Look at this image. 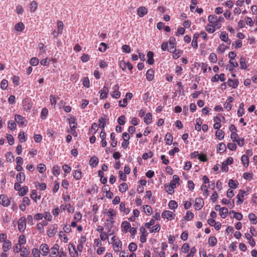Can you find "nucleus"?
I'll list each match as a JSON object with an SVG mask.
<instances>
[{"instance_id": "1", "label": "nucleus", "mask_w": 257, "mask_h": 257, "mask_svg": "<svg viewBox=\"0 0 257 257\" xmlns=\"http://www.w3.org/2000/svg\"><path fill=\"white\" fill-rule=\"evenodd\" d=\"M68 249L69 254L71 257H77L78 255L77 251L76 250L75 245L71 242L69 243Z\"/></svg>"}, {"instance_id": "2", "label": "nucleus", "mask_w": 257, "mask_h": 257, "mask_svg": "<svg viewBox=\"0 0 257 257\" xmlns=\"http://www.w3.org/2000/svg\"><path fill=\"white\" fill-rule=\"evenodd\" d=\"M0 203L5 207L8 206L10 204V201L8 197L5 195H0Z\"/></svg>"}, {"instance_id": "3", "label": "nucleus", "mask_w": 257, "mask_h": 257, "mask_svg": "<svg viewBox=\"0 0 257 257\" xmlns=\"http://www.w3.org/2000/svg\"><path fill=\"white\" fill-rule=\"evenodd\" d=\"M162 216L163 218H166L168 220H172L174 218L175 215L170 211L165 210L162 212Z\"/></svg>"}, {"instance_id": "4", "label": "nucleus", "mask_w": 257, "mask_h": 257, "mask_svg": "<svg viewBox=\"0 0 257 257\" xmlns=\"http://www.w3.org/2000/svg\"><path fill=\"white\" fill-rule=\"evenodd\" d=\"M26 220L25 217H22L18 221V229L19 230H24L25 228Z\"/></svg>"}, {"instance_id": "5", "label": "nucleus", "mask_w": 257, "mask_h": 257, "mask_svg": "<svg viewBox=\"0 0 257 257\" xmlns=\"http://www.w3.org/2000/svg\"><path fill=\"white\" fill-rule=\"evenodd\" d=\"M204 205V201L201 198H197L195 199V207L196 210H200Z\"/></svg>"}, {"instance_id": "6", "label": "nucleus", "mask_w": 257, "mask_h": 257, "mask_svg": "<svg viewBox=\"0 0 257 257\" xmlns=\"http://www.w3.org/2000/svg\"><path fill=\"white\" fill-rule=\"evenodd\" d=\"M245 193V191L240 190L239 191V194L237 195L236 198L237 200L236 201V203L237 205L241 204L243 201V197Z\"/></svg>"}, {"instance_id": "7", "label": "nucleus", "mask_w": 257, "mask_h": 257, "mask_svg": "<svg viewBox=\"0 0 257 257\" xmlns=\"http://www.w3.org/2000/svg\"><path fill=\"white\" fill-rule=\"evenodd\" d=\"M113 89H114V91L111 93V96L114 98H118L120 96V92L118 91V86L116 84Z\"/></svg>"}, {"instance_id": "8", "label": "nucleus", "mask_w": 257, "mask_h": 257, "mask_svg": "<svg viewBox=\"0 0 257 257\" xmlns=\"http://www.w3.org/2000/svg\"><path fill=\"white\" fill-rule=\"evenodd\" d=\"M229 214L231 218H235L238 220H240L242 219V215L241 213L239 212H236L234 210H231L229 212Z\"/></svg>"}, {"instance_id": "9", "label": "nucleus", "mask_w": 257, "mask_h": 257, "mask_svg": "<svg viewBox=\"0 0 257 257\" xmlns=\"http://www.w3.org/2000/svg\"><path fill=\"white\" fill-rule=\"evenodd\" d=\"M49 250V248L47 244L43 243L40 246V250L42 252V255L44 256H45L48 254Z\"/></svg>"}, {"instance_id": "10", "label": "nucleus", "mask_w": 257, "mask_h": 257, "mask_svg": "<svg viewBox=\"0 0 257 257\" xmlns=\"http://www.w3.org/2000/svg\"><path fill=\"white\" fill-rule=\"evenodd\" d=\"M148 13L147 9L145 7H140L138 9V15L140 17H143Z\"/></svg>"}, {"instance_id": "11", "label": "nucleus", "mask_w": 257, "mask_h": 257, "mask_svg": "<svg viewBox=\"0 0 257 257\" xmlns=\"http://www.w3.org/2000/svg\"><path fill=\"white\" fill-rule=\"evenodd\" d=\"M99 160L97 157L92 156L89 161V165L93 168L95 167L98 164Z\"/></svg>"}, {"instance_id": "12", "label": "nucleus", "mask_w": 257, "mask_h": 257, "mask_svg": "<svg viewBox=\"0 0 257 257\" xmlns=\"http://www.w3.org/2000/svg\"><path fill=\"white\" fill-rule=\"evenodd\" d=\"M15 120L20 125H23L24 124L25 118L19 114H15Z\"/></svg>"}, {"instance_id": "13", "label": "nucleus", "mask_w": 257, "mask_h": 257, "mask_svg": "<svg viewBox=\"0 0 257 257\" xmlns=\"http://www.w3.org/2000/svg\"><path fill=\"white\" fill-rule=\"evenodd\" d=\"M16 179L19 183H22L25 180V175L23 172H20L16 175Z\"/></svg>"}, {"instance_id": "14", "label": "nucleus", "mask_w": 257, "mask_h": 257, "mask_svg": "<svg viewBox=\"0 0 257 257\" xmlns=\"http://www.w3.org/2000/svg\"><path fill=\"white\" fill-rule=\"evenodd\" d=\"M227 83L229 86L233 88H235L237 87L238 84V80L237 79H229L227 81Z\"/></svg>"}, {"instance_id": "15", "label": "nucleus", "mask_w": 257, "mask_h": 257, "mask_svg": "<svg viewBox=\"0 0 257 257\" xmlns=\"http://www.w3.org/2000/svg\"><path fill=\"white\" fill-rule=\"evenodd\" d=\"M220 38L222 41L227 43L228 44H230L231 42L228 39V35L226 32H222L221 33L220 35Z\"/></svg>"}, {"instance_id": "16", "label": "nucleus", "mask_w": 257, "mask_h": 257, "mask_svg": "<svg viewBox=\"0 0 257 257\" xmlns=\"http://www.w3.org/2000/svg\"><path fill=\"white\" fill-rule=\"evenodd\" d=\"M148 60L147 63L150 65H152L154 63V60L153 59L154 53L152 51H149L147 54Z\"/></svg>"}, {"instance_id": "17", "label": "nucleus", "mask_w": 257, "mask_h": 257, "mask_svg": "<svg viewBox=\"0 0 257 257\" xmlns=\"http://www.w3.org/2000/svg\"><path fill=\"white\" fill-rule=\"evenodd\" d=\"M100 97L101 99H105L107 97V94L109 91L108 88L105 86H103Z\"/></svg>"}, {"instance_id": "18", "label": "nucleus", "mask_w": 257, "mask_h": 257, "mask_svg": "<svg viewBox=\"0 0 257 257\" xmlns=\"http://www.w3.org/2000/svg\"><path fill=\"white\" fill-rule=\"evenodd\" d=\"M245 237L248 240V243L252 247L255 246V242L254 239L252 237L251 235L248 233H245Z\"/></svg>"}, {"instance_id": "19", "label": "nucleus", "mask_w": 257, "mask_h": 257, "mask_svg": "<svg viewBox=\"0 0 257 257\" xmlns=\"http://www.w3.org/2000/svg\"><path fill=\"white\" fill-rule=\"evenodd\" d=\"M23 106L24 110L28 111V110H30L32 107V104L29 102V100L25 99L23 101Z\"/></svg>"}, {"instance_id": "20", "label": "nucleus", "mask_w": 257, "mask_h": 257, "mask_svg": "<svg viewBox=\"0 0 257 257\" xmlns=\"http://www.w3.org/2000/svg\"><path fill=\"white\" fill-rule=\"evenodd\" d=\"M154 71L153 69H149L146 73V78L147 79L151 81H152L154 78Z\"/></svg>"}, {"instance_id": "21", "label": "nucleus", "mask_w": 257, "mask_h": 257, "mask_svg": "<svg viewBox=\"0 0 257 257\" xmlns=\"http://www.w3.org/2000/svg\"><path fill=\"white\" fill-rule=\"evenodd\" d=\"M228 184L230 188L232 189H236L237 188L239 184L237 181L230 179L228 181Z\"/></svg>"}, {"instance_id": "22", "label": "nucleus", "mask_w": 257, "mask_h": 257, "mask_svg": "<svg viewBox=\"0 0 257 257\" xmlns=\"http://www.w3.org/2000/svg\"><path fill=\"white\" fill-rule=\"evenodd\" d=\"M59 246L58 244H55L50 250L51 255H55L58 252Z\"/></svg>"}, {"instance_id": "23", "label": "nucleus", "mask_w": 257, "mask_h": 257, "mask_svg": "<svg viewBox=\"0 0 257 257\" xmlns=\"http://www.w3.org/2000/svg\"><path fill=\"white\" fill-rule=\"evenodd\" d=\"M241 160L245 167H247L249 164V158L246 155H243L241 157Z\"/></svg>"}, {"instance_id": "24", "label": "nucleus", "mask_w": 257, "mask_h": 257, "mask_svg": "<svg viewBox=\"0 0 257 257\" xmlns=\"http://www.w3.org/2000/svg\"><path fill=\"white\" fill-rule=\"evenodd\" d=\"M57 230V227L53 226L52 228L49 229L48 231L47 234L49 237L53 236L56 233Z\"/></svg>"}, {"instance_id": "25", "label": "nucleus", "mask_w": 257, "mask_h": 257, "mask_svg": "<svg viewBox=\"0 0 257 257\" xmlns=\"http://www.w3.org/2000/svg\"><path fill=\"white\" fill-rule=\"evenodd\" d=\"M120 63L121 64L122 63H123V65H124V67H122V70H124L126 69V67L130 70H132L133 68V65L130 62H127L125 63L124 61H121L120 62Z\"/></svg>"}, {"instance_id": "26", "label": "nucleus", "mask_w": 257, "mask_h": 257, "mask_svg": "<svg viewBox=\"0 0 257 257\" xmlns=\"http://www.w3.org/2000/svg\"><path fill=\"white\" fill-rule=\"evenodd\" d=\"M11 246V242L9 240L5 241L3 246V249L4 252H7L9 250Z\"/></svg>"}, {"instance_id": "27", "label": "nucleus", "mask_w": 257, "mask_h": 257, "mask_svg": "<svg viewBox=\"0 0 257 257\" xmlns=\"http://www.w3.org/2000/svg\"><path fill=\"white\" fill-rule=\"evenodd\" d=\"M25 28V26L24 24L22 22H19L16 24L15 26V29L17 31L22 32L24 30Z\"/></svg>"}, {"instance_id": "28", "label": "nucleus", "mask_w": 257, "mask_h": 257, "mask_svg": "<svg viewBox=\"0 0 257 257\" xmlns=\"http://www.w3.org/2000/svg\"><path fill=\"white\" fill-rule=\"evenodd\" d=\"M69 125L71 130L74 131L77 127V123L76 122L75 118L74 117L71 118V120L69 121Z\"/></svg>"}, {"instance_id": "29", "label": "nucleus", "mask_w": 257, "mask_h": 257, "mask_svg": "<svg viewBox=\"0 0 257 257\" xmlns=\"http://www.w3.org/2000/svg\"><path fill=\"white\" fill-rule=\"evenodd\" d=\"M165 141H166V143L167 144L171 145L172 144V141H173L172 135L169 133H167V134L166 135V136H165Z\"/></svg>"}, {"instance_id": "30", "label": "nucleus", "mask_w": 257, "mask_h": 257, "mask_svg": "<svg viewBox=\"0 0 257 257\" xmlns=\"http://www.w3.org/2000/svg\"><path fill=\"white\" fill-rule=\"evenodd\" d=\"M119 209L121 211H123L126 214H127L130 211V210L129 208H125V204L123 202H121L120 203Z\"/></svg>"}, {"instance_id": "31", "label": "nucleus", "mask_w": 257, "mask_h": 257, "mask_svg": "<svg viewBox=\"0 0 257 257\" xmlns=\"http://www.w3.org/2000/svg\"><path fill=\"white\" fill-rule=\"evenodd\" d=\"M28 190V187L26 186L21 187L20 191L19 192V195L21 196H24L27 193Z\"/></svg>"}, {"instance_id": "32", "label": "nucleus", "mask_w": 257, "mask_h": 257, "mask_svg": "<svg viewBox=\"0 0 257 257\" xmlns=\"http://www.w3.org/2000/svg\"><path fill=\"white\" fill-rule=\"evenodd\" d=\"M226 147L225 145L223 143L219 144L217 147V150L219 153L223 152L224 151L226 150Z\"/></svg>"}, {"instance_id": "33", "label": "nucleus", "mask_w": 257, "mask_h": 257, "mask_svg": "<svg viewBox=\"0 0 257 257\" xmlns=\"http://www.w3.org/2000/svg\"><path fill=\"white\" fill-rule=\"evenodd\" d=\"M244 103L243 102L241 103L239 105V109L237 111V115L238 116H242L244 113V110L243 108Z\"/></svg>"}, {"instance_id": "34", "label": "nucleus", "mask_w": 257, "mask_h": 257, "mask_svg": "<svg viewBox=\"0 0 257 257\" xmlns=\"http://www.w3.org/2000/svg\"><path fill=\"white\" fill-rule=\"evenodd\" d=\"M127 185L125 183H122L120 184L118 187V190L120 192H124L127 189Z\"/></svg>"}, {"instance_id": "35", "label": "nucleus", "mask_w": 257, "mask_h": 257, "mask_svg": "<svg viewBox=\"0 0 257 257\" xmlns=\"http://www.w3.org/2000/svg\"><path fill=\"white\" fill-rule=\"evenodd\" d=\"M179 180V177L177 175H175L173 176V180L171 181L170 184L172 185V186L176 187V183L178 182Z\"/></svg>"}, {"instance_id": "36", "label": "nucleus", "mask_w": 257, "mask_h": 257, "mask_svg": "<svg viewBox=\"0 0 257 257\" xmlns=\"http://www.w3.org/2000/svg\"><path fill=\"white\" fill-rule=\"evenodd\" d=\"M121 227L123 228L124 231L126 232L128 228H131L130 223L126 221H123L121 223Z\"/></svg>"}, {"instance_id": "37", "label": "nucleus", "mask_w": 257, "mask_h": 257, "mask_svg": "<svg viewBox=\"0 0 257 257\" xmlns=\"http://www.w3.org/2000/svg\"><path fill=\"white\" fill-rule=\"evenodd\" d=\"M196 125H195V130L200 131L201 129V125L202 123V120L200 118H197L196 120Z\"/></svg>"}, {"instance_id": "38", "label": "nucleus", "mask_w": 257, "mask_h": 257, "mask_svg": "<svg viewBox=\"0 0 257 257\" xmlns=\"http://www.w3.org/2000/svg\"><path fill=\"white\" fill-rule=\"evenodd\" d=\"M175 187H174L172 186V185H168V184H165V188L166 190V191L168 192L169 194H172L174 192V188Z\"/></svg>"}, {"instance_id": "39", "label": "nucleus", "mask_w": 257, "mask_h": 257, "mask_svg": "<svg viewBox=\"0 0 257 257\" xmlns=\"http://www.w3.org/2000/svg\"><path fill=\"white\" fill-rule=\"evenodd\" d=\"M215 136L219 140H222L224 138V133L223 131L219 130L216 132Z\"/></svg>"}, {"instance_id": "40", "label": "nucleus", "mask_w": 257, "mask_h": 257, "mask_svg": "<svg viewBox=\"0 0 257 257\" xmlns=\"http://www.w3.org/2000/svg\"><path fill=\"white\" fill-rule=\"evenodd\" d=\"M228 212V209L227 208L222 207L221 210H220L219 213H220V216L223 218H225L226 217Z\"/></svg>"}, {"instance_id": "41", "label": "nucleus", "mask_w": 257, "mask_h": 257, "mask_svg": "<svg viewBox=\"0 0 257 257\" xmlns=\"http://www.w3.org/2000/svg\"><path fill=\"white\" fill-rule=\"evenodd\" d=\"M110 139L111 140L112 142L111 143V146L112 147H116L117 145V141L115 139V134L114 133H111L110 134Z\"/></svg>"}, {"instance_id": "42", "label": "nucleus", "mask_w": 257, "mask_h": 257, "mask_svg": "<svg viewBox=\"0 0 257 257\" xmlns=\"http://www.w3.org/2000/svg\"><path fill=\"white\" fill-rule=\"evenodd\" d=\"M248 218L249 220L251 221H252V224H255L257 223V217L254 214L251 213L249 214L248 215Z\"/></svg>"}, {"instance_id": "43", "label": "nucleus", "mask_w": 257, "mask_h": 257, "mask_svg": "<svg viewBox=\"0 0 257 257\" xmlns=\"http://www.w3.org/2000/svg\"><path fill=\"white\" fill-rule=\"evenodd\" d=\"M208 242L211 246H214L216 244L217 239L214 236H210L209 238Z\"/></svg>"}, {"instance_id": "44", "label": "nucleus", "mask_w": 257, "mask_h": 257, "mask_svg": "<svg viewBox=\"0 0 257 257\" xmlns=\"http://www.w3.org/2000/svg\"><path fill=\"white\" fill-rule=\"evenodd\" d=\"M168 206L171 209H174L178 207L177 203L174 200H171L168 204Z\"/></svg>"}, {"instance_id": "45", "label": "nucleus", "mask_w": 257, "mask_h": 257, "mask_svg": "<svg viewBox=\"0 0 257 257\" xmlns=\"http://www.w3.org/2000/svg\"><path fill=\"white\" fill-rule=\"evenodd\" d=\"M143 208L144 209V212L147 215H150L152 213V209L151 206L149 205H144Z\"/></svg>"}, {"instance_id": "46", "label": "nucleus", "mask_w": 257, "mask_h": 257, "mask_svg": "<svg viewBox=\"0 0 257 257\" xmlns=\"http://www.w3.org/2000/svg\"><path fill=\"white\" fill-rule=\"evenodd\" d=\"M152 120V114L151 113H148L146 114V117L144 118V122L147 124H150Z\"/></svg>"}, {"instance_id": "47", "label": "nucleus", "mask_w": 257, "mask_h": 257, "mask_svg": "<svg viewBox=\"0 0 257 257\" xmlns=\"http://www.w3.org/2000/svg\"><path fill=\"white\" fill-rule=\"evenodd\" d=\"M160 230V226L159 224H156L150 228L151 233L159 232Z\"/></svg>"}, {"instance_id": "48", "label": "nucleus", "mask_w": 257, "mask_h": 257, "mask_svg": "<svg viewBox=\"0 0 257 257\" xmlns=\"http://www.w3.org/2000/svg\"><path fill=\"white\" fill-rule=\"evenodd\" d=\"M38 4L36 1H32L30 5V10L32 12H35L37 9Z\"/></svg>"}, {"instance_id": "49", "label": "nucleus", "mask_w": 257, "mask_h": 257, "mask_svg": "<svg viewBox=\"0 0 257 257\" xmlns=\"http://www.w3.org/2000/svg\"><path fill=\"white\" fill-rule=\"evenodd\" d=\"M240 65L241 69H245L247 68V65L246 64V60L245 58L241 57L240 59Z\"/></svg>"}, {"instance_id": "50", "label": "nucleus", "mask_w": 257, "mask_h": 257, "mask_svg": "<svg viewBox=\"0 0 257 257\" xmlns=\"http://www.w3.org/2000/svg\"><path fill=\"white\" fill-rule=\"evenodd\" d=\"M82 172L80 170H75L73 175L74 178L76 180H79L81 178Z\"/></svg>"}, {"instance_id": "51", "label": "nucleus", "mask_w": 257, "mask_h": 257, "mask_svg": "<svg viewBox=\"0 0 257 257\" xmlns=\"http://www.w3.org/2000/svg\"><path fill=\"white\" fill-rule=\"evenodd\" d=\"M57 27H58V33L59 34H61L62 33V30L63 28V23L61 21H58L57 22Z\"/></svg>"}, {"instance_id": "52", "label": "nucleus", "mask_w": 257, "mask_h": 257, "mask_svg": "<svg viewBox=\"0 0 257 257\" xmlns=\"http://www.w3.org/2000/svg\"><path fill=\"white\" fill-rule=\"evenodd\" d=\"M208 20L209 23L213 24L216 23V21L218 20V18L216 16L210 15L208 17Z\"/></svg>"}, {"instance_id": "53", "label": "nucleus", "mask_w": 257, "mask_h": 257, "mask_svg": "<svg viewBox=\"0 0 257 257\" xmlns=\"http://www.w3.org/2000/svg\"><path fill=\"white\" fill-rule=\"evenodd\" d=\"M48 111L46 108H43L41 113V118L43 119H45L46 118Z\"/></svg>"}, {"instance_id": "54", "label": "nucleus", "mask_w": 257, "mask_h": 257, "mask_svg": "<svg viewBox=\"0 0 257 257\" xmlns=\"http://www.w3.org/2000/svg\"><path fill=\"white\" fill-rule=\"evenodd\" d=\"M137 249V245L134 242H131L128 245V249L131 252H133Z\"/></svg>"}, {"instance_id": "55", "label": "nucleus", "mask_w": 257, "mask_h": 257, "mask_svg": "<svg viewBox=\"0 0 257 257\" xmlns=\"http://www.w3.org/2000/svg\"><path fill=\"white\" fill-rule=\"evenodd\" d=\"M98 130V125L96 123H93L91 127L90 132L92 134H95Z\"/></svg>"}, {"instance_id": "56", "label": "nucleus", "mask_w": 257, "mask_h": 257, "mask_svg": "<svg viewBox=\"0 0 257 257\" xmlns=\"http://www.w3.org/2000/svg\"><path fill=\"white\" fill-rule=\"evenodd\" d=\"M39 62L38 58L36 57H33L30 61V63L33 66H37Z\"/></svg>"}, {"instance_id": "57", "label": "nucleus", "mask_w": 257, "mask_h": 257, "mask_svg": "<svg viewBox=\"0 0 257 257\" xmlns=\"http://www.w3.org/2000/svg\"><path fill=\"white\" fill-rule=\"evenodd\" d=\"M206 30L209 33H212L215 31V26L208 24L206 27Z\"/></svg>"}, {"instance_id": "58", "label": "nucleus", "mask_w": 257, "mask_h": 257, "mask_svg": "<svg viewBox=\"0 0 257 257\" xmlns=\"http://www.w3.org/2000/svg\"><path fill=\"white\" fill-rule=\"evenodd\" d=\"M8 128L11 130H15L16 127V124L14 121H9L8 122Z\"/></svg>"}, {"instance_id": "59", "label": "nucleus", "mask_w": 257, "mask_h": 257, "mask_svg": "<svg viewBox=\"0 0 257 257\" xmlns=\"http://www.w3.org/2000/svg\"><path fill=\"white\" fill-rule=\"evenodd\" d=\"M8 86V81L6 79H3L1 83V88L3 90H5L7 88Z\"/></svg>"}, {"instance_id": "60", "label": "nucleus", "mask_w": 257, "mask_h": 257, "mask_svg": "<svg viewBox=\"0 0 257 257\" xmlns=\"http://www.w3.org/2000/svg\"><path fill=\"white\" fill-rule=\"evenodd\" d=\"M209 59L212 63H215L217 61V56L214 53H211L209 55Z\"/></svg>"}, {"instance_id": "61", "label": "nucleus", "mask_w": 257, "mask_h": 257, "mask_svg": "<svg viewBox=\"0 0 257 257\" xmlns=\"http://www.w3.org/2000/svg\"><path fill=\"white\" fill-rule=\"evenodd\" d=\"M117 122L119 125H123L125 123V116L122 115L119 116L117 119Z\"/></svg>"}, {"instance_id": "62", "label": "nucleus", "mask_w": 257, "mask_h": 257, "mask_svg": "<svg viewBox=\"0 0 257 257\" xmlns=\"http://www.w3.org/2000/svg\"><path fill=\"white\" fill-rule=\"evenodd\" d=\"M194 216V214L189 211H187L186 212V214L185 215V219L187 220H190L191 219H192L193 218Z\"/></svg>"}, {"instance_id": "63", "label": "nucleus", "mask_w": 257, "mask_h": 257, "mask_svg": "<svg viewBox=\"0 0 257 257\" xmlns=\"http://www.w3.org/2000/svg\"><path fill=\"white\" fill-rule=\"evenodd\" d=\"M183 52L182 50H178L177 51H175L173 53V58L174 59H177L182 54Z\"/></svg>"}, {"instance_id": "64", "label": "nucleus", "mask_w": 257, "mask_h": 257, "mask_svg": "<svg viewBox=\"0 0 257 257\" xmlns=\"http://www.w3.org/2000/svg\"><path fill=\"white\" fill-rule=\"evenodd\" d=\"M153 156V153L152 152H149V153H145L143 154L142 158L144 160H147L149 158H152Z\"/></svg>"}]
</instances>
